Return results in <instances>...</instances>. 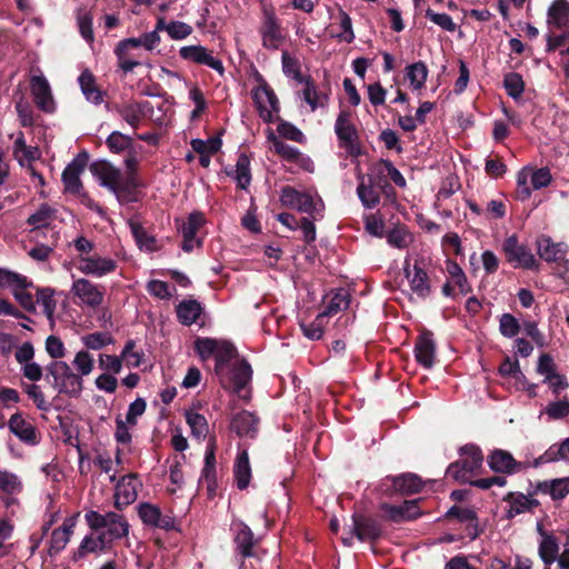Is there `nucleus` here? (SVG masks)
<instances>
[{"label": "nucleus", "mask_w": 569, "mask_h": 569, "mask_svg": "<svg viewBox=\"0 0 569 569\" xmlns=\"http://www.w3.org/2000/svg\"><path fill=\"white\" fill-rule=\"evenodd\" d=\"M49 373L52 376L54 386L60 393L69 396H79L83 389L82 379L76 373L71 367L62 360H56L48 367Z\"/></svg>", "instance_id": "7"}, {"label": "nucleus", "mask_w": 569, "mask_h": 569, "mask_svg": "<svg viewBox=\"0 0 569 569\" xmlns=\"http://www.w3.org/2000/svg\"><path fill=\"white\" fill-rule=\"evenodd\" d=\"M338 18H339L340 32L337 33V38L340 41L351 43L356 38L353 29H352L351 18L342 9L339 10Z\"/></svg>", "instance_id": "57"}, {"label": "nucleus", "mask_w": 569, "mask_h": 569, "mask_svg": "<svg viewBox=\"0 0 569 569\" xmlns=\"http://www.w3.org/2000/svg\"><path fill=\"white\" fill-rule=\"evenodd\" d=\"M233 476L238 489L243 490L249 486L251 479V467L249 462V456L246 450L239 452L237 456L233 468Z\"/></svg>", "instance_id": "35"}, {"label": "nucleus", "mask_w": 569, "mask_h": 569, "mask_svg": "<svg viewBox=\"0 0 569 569\" xmlns=\"http://www.w3.org/2000/svg\"><path fill=\"white\" fill-rule=\"evenodd\" d=\"M221 140L219 138H210L208 140L193 139L191 147L197 153L214 154L221 148Z\"/></svg>", "instance_id": "61"}, {"label": "nucleus", "mask_w": 569, "mask_h": 569, "mask_svg": "<svg viewBox=\"0 0 569 569\" xmlns=\"http://www.w3.org/2000/svg\"><path fill=\"white\" fill-rule=\"evenodd\" d=\"M488 465L495 472L513 475L529 467L527 462L517 461L509 451L496 449L488 456Z\"/></svg>", "instance_id": "19"}, {"label": "nucleus", "mask_w": 569, "mask_h": 569, "mask_svg": "<svg viewBox=\"0 0 569 569\" xmlns=\"http://www.w3.org/2000/svg\"><path fill=\"white\" fill-rule=\"evenodd\" d=\"M13 156L20 162V164H30L32 161L40 158V151L37 147L28 146L24 140L22 132H19L14 144Z\"/></svg>", "instance_id": "36"}, {"label": "nucleus", "mask_w": 569, "mask_h": 569, "mask_svg": "<svg viewBox=\"0 0 569 569\" xmlns=\"http://www.w3.org/2000/svg\"><path fill=\"white\" fill-rule=\"evenodd\" d=\"M406 77L413 90H420L425 87L428 77V68L421 61L412 63L407 67Z\"/></svg>", "instance_id": "42"}, {"label": "nucleus", "mask_w": 569, "mask_h": 569, "mask_svg": "<svg viewBox=\"0 0 569 569\" xmlns=\"http://www.w3.org/2000/svg\"><path fill=\"white\" fill-rule=\"evenodd\" d=\"M81 91L86 99L94 104H100L103 101L102 91L96 84L93 74L86 70L78 78Z\"/></svg>", "instance_id": "37"}, {"label": "nucleus", "mask_w": 569, "mask_h": 569, "mask_svg": "<svg viewBox=\"0 0 569 569\" xmlns=\"http://www.w3.org/2000/svg\"><path fill=\"white\" fill-rule=\"evenodd\" d=\"M79 516L80 513L77 512L70 517H67L60 527L52 530L48 549L50 556L57 555L64 550L68 542L70 541L71 536L73 535Z\"/></svg>", "instance_id": "20"}, {"label": "nucleus", "mask_w": 569, "mask_h": 569, "mask_svg": "<svg viewBox=\"0 0 569 569\" xmlns=\"http://www.w3.org/2000/svg\"><path fill=\"white\" fill-rule=\"evenodd\" d=\"M203 223L204 217L200 212L190 213L188 220L182 222L180 231L183 237L182 249L184 251L190 252L199 244V241L196 239V234Z\"/></svg>", "instance_id": "25"}, {"label": "nucleus", "mask_w": 569, "mask_h": 569, "mask_svg": "<svg viewBox=\"0 0 569 569\" xmlns=\"http://www.w3.org/2000/svg\"><path fill=\"white\" fill-rule=\"evenodd\" d=\"M31 283L27 279V277L11 271L6 268H0V289L4 288H20L26 289Z\"/></svg>", "instance_id": "43"}, {"label": "nucleus", "mask_w": 569, "mask_h": 569, "mask_svg": "<svg viewBox=\"0 0 569 569\" xmlns=\"http://www.w3.org/2000/svg\"><path fill=\"white\" fill-rule=\"evenodd\" d=\"M395 491L411 495L420 491L422 482L420 478L413 473H406L391 479Z\"/></svg>", "instance_id": "39"}, {"label": "nucleus", "mask_w": 569, "mask_h": 569, "mask_svg": "<svg viewBox=\"0 0 569 569\" xmlns=\"http://www.w3.org/2000/svg\"><path fill=\"white\" fill-rule=\"evenodd\" d=\"M359 184L357 188V194L362 203V206L367 209L376 208L380 202V193L376 189V181L372 177H366L360 174L358 177Z\"/></svg>", "instance_id": "26"}, {"label": "nucleus", "mask_w": 569, "mask_h": 569, "mask_svg": "<svg viewBox=\"0 0 569 569\" xmlns=\"http://www.w3.org/2000/svg\"><path fill=\"white\" fill-rule=\"evenodd\" d=\"M71 292L78 298L82 305L97 308L103 302V291L101 288L86 278L76 279L71 286Z\"/></svg>", "instance_id": "15"}, {"label": "nucleus", "mask_w": 569, "mask_h": 569, "mask_svg": "<svg viewBox=\"0 0 569 569\" xmlns=\"http://www.w3.org/2000/svg\"><path fill=\"white\" fill-rule=\"evenodd\" d=\"M148 108V101H130L117 106L116 111L131 128L137 129L144 118Z\"/></svg>", "instance_id": "24"}, {"label": "nucleus", "mask_w": 569, "mask_h": 569, "mask_svg": "<svg viewBox=\"0 0 569 569\" xmlns=\"http://www.w3.org/2000/svg\"><path fill=\"white\" fill-rule=\"evenodd\" d=\"M130 230L136 239L137 244L141 249L152 251L156 249V240L149 236L141 223L137 220H129Z\"/></svg>", "instance_id": "46"}, {"label": "nucleus", "mask_w": 569, "mask_h": 569, "mask_svg": "<svg viewBox=\"0 0 569 569\" xmlns=\"http://www.w3.org/2000/svg\"><path fill=\"white\" fill-rule=\"evenodd\" d=\"M107 146L112 152L120 153L131 146V138L119 131H113L107 139Z\"/></svg>", "instance_id": "63"}, {"label": "nucleus", "mask_w": 569, "mask_h": 569, "mask_svg": "<svg viewBox=\"0 0 569 569\" xmlns=\"http://www.w3.org/2000/svg\"><path fill=\"white\" fill-rule=\"evenodd\" d=\"M117 261L110 257L99 254L78 256L76 268L84 276L102 278L116 271Z\"/></svg>", "instance_id": "11"}, {"label": "nucleus", "mask_w": 569, "mask_h": 569, "mask_svg": "<svg viewBox=\"0 0 569 569\" xmlns=\"http://www.w3.org/2000/svg\"><path fill=\"white\" fill-rule=\"evenodd\" d=\"M267 141L270 143V149L280 156L283 160L295 163L298 168L313 172L315 164L310 157L300 152L297 148L284 143L272 129L267 130Z\"/></svg>", "instance_id": "8"}, {"label": "nucleus", "mask_w": 569, "mask_h": 569, "mask_svg": "<svg viewBox=\"0 0 569 569\" xmlns=\"http://www.w3.org/2000/svg\"><path fill=\"white\" fill-rule=\"evenodd\" d=\"M251 94L259 117L267 123L273 122L276 114L280 110L279 101L273 90L264 80H261L259 86L252 89Z\"/></svg>", "instance_id": "10"}, {"label": "nucleus", "mask_w": 569, "mask_h": 569, "mask_svg": "<svg viewBox=\"0 0 569 569\" xmlns=\"http://www.w3.org/2000/svg\"><path fill=\"white\" fill-rule=\"evenodd\" d=\"M8 426L10 431L21 441L29 445L37 443V433L34 427L21 415L16 413L11 416Z\"/></svg>", "instance_id": "30"}, {"label": "nucleus", "mask_w": 569, "mask_h": 569, "mask_svg": "<svg viewBox=\"0 0 569 569\" xmlns=\"http://www.w3.org/2000/svg\"><path fill=\"white\" fill-rule=\"evenodd\" d=\"M381 510L388 519L395 522L412 520L420 515L417 500H406L401 505L383 503Z\"/></svg>", "instance_id": "22"}, {"label": "nucleus", "mask_w": 569, "mask_h": 569, "mask_svg": "<svg viewBox=\"0 0 569 569\" xmlns=\"http://www.w3.org/2000/svg\"><path fill=\"white\" fill-rule=\"evenodd\" d=\"M194 349L203 360L214 357V370L221 385L240 397L247 398L246 395H242V391L249 385L252 371L247 361L238 359L237 349L233 345L226 340L198 338L194 342Z\"/></svg>", "instance_id": "1"}, {"label": "nucleus", "mask_w": 569, "mask_h": 569, "mask_svg": "<svg viewBox=\"0 0 569 569\" xmlns=\"http://www.w3.org/2000/svg\"><path fill=\"white\" fill-rule=\"evenodd\" d=\"M538 555L543 569H569V545H566L560 552L559 542L553 535L542 533Z\"/></svg>", "instance_id": "6"}, {"label": "nucleus", "mask_w": 569, "mask_h": 569, "mask_svg": "<svg viewBox=\"0 0 569 569\" xmlns=\"http://www.w3.org/2000/svg\"><path fill=\"white\" fill-rule=\"evenodd\" d=\"M56 220L57 209L48 203H42L32 214H30L28 218V224H30L32 229H42L51 227Z\"/></svg>", "instance_id": "34"}, {"label": "nucleus", "mask_w": 569, "mask_h": 569, "mask_svg": "<svg viewBox=\"0 0 569 569\" xmlns=\"http://www.w3.org/2000/svg\"><path fill=\"white\" fill-rule=\"evenodd\" d=\"M91 173L100 184L117 193L124 188V178L121 171L108 161H96L90 166Z\"/></svg>", "instance_id": "13"}, {"label": "nucleus", "mask_w": 569, "mask_h": 569, "mask_svg": "<svg viewBox=\"0 0 569 569\" xmlns=\"http://www.w3.org/2000/svg\"><path fill=\"white\" fill-rule=\"evenodd\" d=\"M88 162V153H79L63 170L62 182L66 192L78 194L82 189L80 174L84 171Z\"/></svg>", "instance_id": "17"}, {"label": "nucleus", "mask_w": 569, "mask_h": 569, "mask_svg": "<svg viewBox=\"0 0 569 569\" xmlns=\"http://www.w3.org/2000/svg\"><path fill=\"white\" fill-rule=\"evenodd\" d=\"M84 519L92 530L103 529L101 533L110 545L112 541L121 539L129 533V523L126 518L113 511L101 515L90 510L84 515Z\"/></svg>", "instance_id": "3"}, {"label": "nucleus", "mask_w": 569, "mask_h": 569, "mask_svg": "<svg viewBox=\"0 0 569 569\" xmlns=\"http://www.w3.org/2000/svg\"><path fill=\"white\" fill-rule=\"evenodd\" d=\"M427 264V258L422 254H417L413 260L410 256L407 257L403 266L405 274L412 293L421 299L427 298L431 291L429 277L426 271Z\"/></svg>", "instance_id": "5"}, {"label": "nucleus", "mask_w": 569, "mask_h": 569, "mask_svg": "<svg viewBox=\"0 0 569 569\" xmlns=\"http://www.w3.org/2000/svg\"><path fill=\"white\" fill-rule=\"evenodd\" d=\"M545 457L547 461L563 460L569 462V438L559 445L551 446Z\"/></svg>", "instance_id": "64"}, {"label": "nucleus", "mask_w": 569, "mask_h": 569, "mask_svg": "<svg viewBox=\"0 0 569 569\" xmlns=\"http://www.w3.org/2000/svg\"><path fill=\"white\" fill-rule=\"evenodd\" d=\"M186 420L188 426L191 429V433L197 439H204L209 431L208 421L204 416L194 412L188 411L186 413Z\"/></svg>", "instance_id": "45"}, {"label": "nucleus", "mask_w": 569, "mask_h": 569, "mask_svg": "<svg viewBox=\"0 0 569 569\" xmlns=\"http://www.w3.org/2000/svg\"><path fill=\"white\" fill-rule=\"evenodd\" d=\"M446 271L449 274L450 280L460 289L461 292L465 293L469 291L467 277L457 262L447 260Z\"/></svg>", "instance_id": "53"}, {"label": "nucleus", "mask_w": 569, "mask_h": 569, "mask_svg": "<svg viewBox=\"0 0 569 569\" xmlns=\"http://www.w3.org/2000/svg\"><path fill=\"white\" fill-rule=\"evenodd\" d=\"M133 49L136 48L128 44L127 39L121 40L114 48L117 64L124 73L131 72L136 67L140 66V61L132 53Z\"/></svg>", "instance_id": "33"}, {"label": "nucleus", "mask_w": 569, "mask_h": 569, "mask_svg": "<svg viewBox=\"0 0 569 569\" xmlns=\"http://www.w3.org/2000/svg\"><path fill=\"white\" fill-rule=\"evenodd\" d=\"M30 89L36 106L48 113L56 109V103L49 81L42 73L33 74L30 79Z\"/></svg>", "instance_id": "16"}, {"label": "nucleus", "mask_w": 569, "mask_h": 569, "mask_svg": "<svg viewBox=\"0 0 569 569\" xmlns=\"http://www.w3.org/2000/svg\"><path fill=\"white\" fill-rule=\"evenodd\" d=\"M232 178L237 181L238 187L241 189H246L250 184V160L246 154L239 156L236 163V169L232 173Z\"/></svg>", "instance_id": "44"}, {"label": "nucleus", "mask_w": 569, "mask_h": 569, "mask_svg": "<svg viewBox=\"0 0 569 569\" xmlns=\"http://www.w3.org/2000/svg\"><path fill=\"white\" fill-rule=\"evenodd\" d=\"M277 131L279 133V139L284 138L299 143L306 141V137L302 131L288 121L280 120L277 127Z\"/></svg>", "instance_id": "56"}, {"label": "nucleus", "mask_w": 569, "mask_h": 569, "mask_svg": "<svg viewBox=\"0 0 569 569\" xmlns=\"http://www.w3.org/2000/svg\"><path fill=\"white\" fill-rule=\"evenodd\" d=\"M303 99L313 111L317 108L325 107L328 100V96L326 93L319 92L312 82L306 81Z\"/></svg>", "instance_id": "52"}, {"label": "nucleus", "mask_w": 569, "mask_h": 569, "mask_svg": "<svg viewBox=\"0 0 569 569\" xmlns=\"http://www.w3.org/2000/svg\"><path fill=\"white\" fill-rule=\"evenodd\" d=\"M569 21V3L566 0H556L548 11V23L557 28L565 27Z\"/></svg>", "instance_id": "40"}, {"label": "nucleus", "mask_w": 569, "mask_h": 569, "mask_svg": "<svg viewBox=\"0 0 569 569\" xmlns=\"http://www.w3.org/2000/svg\"><path fill=\"white\" fill-rule=\"evenodd\" d=\"M142 488V482L138 475L129 473L116 483L114 487V507L119 510L133 503L138 498V492Z\"/></svg>", "instance_id": "12"}, {"label": "nucleus", "mask_w": 569, "mask_h": 569, "mask_svg": "<svg viewBox=\"0 0 569 569\" xmlns=\"http://www.w3.org/2000/svg\"><path fill=\"white\" fill-rule=\"evenodd\" d=\"M54 291L51 288H41L37 291V303L42 308L48 320L53 321L57 302L53 298Z\"/></svg>", "instance_id": "48"}, {"label": "nucleus", "mask_w": 569, "mask_h": 569, "mask_svg": "<svg viewBox=\"0 0 569 569\" xmlns=\"http://www.w3.org/2000/svg\"><path fill=\"white\" fill-rule=\"evenodd\" d=\"M179 54L183 60L207 66L220 74H223L224 72L222 61L216 58L212 52L202 46L182 47L179 50Z\"/></svg>", "instance_id": "18"}, {"label": "nucleus", "mask_w": 569, "mask_h": 569, "mask_svg": "<svg viewBox=\"0 0 569 569\" xmlns=\"http://www.w3.org/2000/svg\"><path fill=\"white\" fill-rule=\"evenodd\" d=\"M542 413L547 415L549 420L563 419L569 415V401L565 399L550 402Z\"/></svg>", "instance_id": "62"}, {"label": "nucleus", "mask_w": 569, "mask_h": 569, "mask_svg": "<svg viewBox=\"0 0 569 569\" xmlns=\"http://www.w3.org/2000/svg\"><path fill=\"white\" fill-rule=\"evenodd\" d=\"M568 252V246L562 242H552L550 238L538 241V254L547 262H557Z\"/></svg>", "instance_id": "32"}, {"label": "nucleus", "mask_w": 569, "mask_h": 569, "mask_svg": "<svg viewBox=\"0 0 569 569\" xmlns=\"http://www.w3.org/2000/svg\"><path fill=\"white\" fill-rule=\"evenodd\" d=\"M552 499H562L569 493V477L553 479L543 483Z\"/></svg>", "instance_id": "59"}, {"label": "nucleus", "mask_w": 569, "mask_h": 569, "mask_svg": "<svg viewBox=\"0 0 569 569\" xmlns=\"http://www.w3.org/2000/svg\"><path fill=\"white\" fill-rule=\"evenodd\" d=\"M328 322V318L326 317V315H323L322 312H320L315 320H312L311 322L309 323H305L302 322L300 325L302 331H303V335L306 337H308L309 339L311 340H318L322 337L323 335V329L326 327Z\"/></svg>", "instance_id": "50"}, {"label": "nucleus", "mask_w": 569, "mask_h": 569, "mask_svg": "<svg viewBox=\"0 0 569 569\" xmlns=\"http://www.w3.org/2000/svg\"><path fill=\"white\" fill-rule=\"evenodd\" d=\"M503 252L507 261L515 268L532 269L537 266L535 256L526 246L520 244L515 236L506 239Z\"/></svg>", "instance_id": "14"}, {"label": "nucleus", "mask_w": 569, "mask_h": 569, "mask_svg": "<svg viewBox=\"0 0 569 569\" xmlns=\"http://www.w3.org/2000/svg\"><path fill=\"white\" fill-rule=\"evenodd\" d=\"M202 308L196 300H184L179 303L177 313L181 323L190 326L200 317Z\"/></svg>", "instance_id": "41"}, {"label": "nucleus", "mask_w": 569, "mask_h": 569, "mask_svg": "<svg viewBox=\"0 0 569 569\" xmlns=\"http://www.w3.org/2000/svg\"><path fill=\"white\" fill-rule=\"evenodd\" d=\"M236 537L234 541L239 552L243 557H251L252 547L254 546V538L251 529L243 522H239L236 525Z\"/></svg>", "instance_id": "38"}, {"label": "nucleus", "mask_w": 569, "mask_h": 569, "mask_svg": "<svg viewBox=\"0 0 569 569\" xmlns=\"http://www.w3.org/2000/svg\"><path fill=\"white\" fill-rule=\"evenodd\" d=\"M503 86L507 93L513 99L520 98L525 90L522 77L516 72H510L505 76Z\"/></svg>", "instance_id": "54"}, {"label": "nucleus", "mask_w": 569, "mask_h": 569, "mask_svg": "<svg viewBox=\"0 0 569 569\" xmlns=\"http://www.w3.org/2000/svg\"><path fill=\"white\" fill-rule=\"evenodd\" d=\"M72 366L76 369L74 372L82 379V377H87L93 371L94 360L87 350H80L76 353Z\"/></svg>", "instance_id": "47"}, {"label": "nucleus", "mask_w": 569, "mask_h": 569, "mask_svg": "<svg viewBox=\"0 0 569 569\" xmlns=\"http://www.w3.org/2000/svg\"><path fill=\"white\" fill-rule=\"evenodd\" d=\"M110 543L100 532L99 535H87L80 542L78 549L73 553V559L84 558L89 553H100L106 550Z\"/></svg>", "instance_id": "29"}, {"label": "nucleus", "mask_w": 569, "mask_h": 569, "mask_svg": "<svg viewBox=\"0 0 569 569\" xmlns=\"http://www.w3.org/2000/svg\"><path fill=\"white\" fill-rule=\"evenodd\" d=\"M259 33L266 49L277 50L284 42L286 37L281 23L272 8H263Z\"/></svg>", "instance_id": "9"}, {"label": "nucleus", "mask_w": 569, "mask_h": 569, "mask_svg": "<svg viewBox=\"0 0 569 569\" xmlns=\"http://www.w3.org/2000/svg\"><path fill=\"white\" fill-rule=\"evenodd\" d=\"M279 200L283 207L307 213L313 220L322 218L325 203L316 192H302L293 187L286 186L281 189Z\"/></svg>", "instance_id": "2"}, {"label": "nucleus", "mask_w": 569, "mask_h": 569, "mask_svg": "<svg viewBox=\"0 0 569 569\" xmlns=\"http://www.w3.org/2000/svg\"><path fill=\"white\" fill-rule=\"evenodd\" d=\"M412 234L405 228L398 227L387 233V241L398 249H406L412 242Z\"/></svg>", "instance_id": "51"}, {"label": "nucleus", "mask_w": 569, "mask_h": 569, "mask_svg": "<svg viewBox=\"0 0 569 569\" xmlns=\"http://www.w3.org/2000/svg\"><path fill=\"white\" fill-rule=\"evenodd\" d=\"M436 347L431 332H423L419 336L415 347L417 361L425 368L429 369L435 362Z\"/></svg>", "instance_id": "27"}, {"label": "nucleus", "mask_w": 569, "mask_h": 569, "mask_svg": "<svg viewBox=\"0 0 569 569\" xmlns=\"http://www.w3.org/2000/svg\"><path fill=\"white\" fill-rule=\"evenodd\" d=\"M350 118V111L341 110L335 124L336 134L345 146H352L357 139V131Z\"/></svg>", "instance_id": "31"}, {"label": "nucleus", "mask_w": 569, "mask_h": 569, "mask_svg": "<svg viewBox=\"0 0 569 569\" xmlns=\"http://www.w3.org/2000/svg\"><path fill=\"white\" fill-rule=\"evenodd\" d=\"M350 299L349 293L341 289L333 293L327 308L322 311L327 318L337 315L339 311L345 310L349 307Z\"/></svg>", "instance_id": "49"}, {"label": "nucleus", "mask_w": 569, "mask_h": 569, "mask_svg": "<svg viewBox=\"0 0 569 569\" xmlns=\"http://www.w3.org/2000/svg\"><path fill=\"white\" fill-rule=\"evenodd\" d=\"M160 40V36L157 31H150L138 38H128L127 43L133 46L136 49L143 47L146 50L152 51L159 46Z\"/></svg>", "instance_id": "55"}, {"label": "nucleus", "mask_w": 569, "mask_h": 569, "mask_svg": "<svg viewBox=\"0 0 569 569\" xmlns=\"http://www.w3.org/2000/svg\"><path fill=\"white\" fill-rule=\"evenodd\" d=\"M21 488H22V485L17 475L6 471V470H0V490L1 491L9 493V495H13V493L19 492L21 490Z\"/></svg>", "instance_id": "58"}, {"label": "nucleus", "mask_w": 569, "mask_h": 569, "mask_svg": "<svg viewBox=\"0 0 569 569\" xmlns=\"http://www.w3.org/2000/svg\"><path fill=\"white\" fill-rule=\"evenodd\" d=\"M84 347L91 350H100L111 343V337L106 332H93L81 338Z\"/></svg>", "instance_id": "60"}, {"label": "nucleus", "mask_w": 569, "mask_h": 569, "mask_svg": "<svg viewBox=\"0 0 569 569\" xmlns=\"http://www.w3.org/2000/svg\"><path fill=\"white\" fill-rule=\"evenodd\" d=\"M461 459L447 468V476L461 482H468L482 466L481 450L473 445L460 449Z\"/></svg>", "instance_id": "4"}, {"label": "nucleus", "mask_w": 569, "mask_h": 569, "mask_svg": "<svg viewBox=\"0 0 569 569\" xmlns=\"http://www.w3.org/2000/svg\"><path fill=\"white\" fill-rule=\"evenodd\" d=\"M138 515L141 521L147 526L158 527L167 530L172 529L174 526V521L171 517L162 516L159 507L149 502L139 505Z\"/></svg>", "instance_id": "23"}, {"label": "nucleus", "mask_w": 569, "mask_h": 569, "mask_svg": "<svg viewBox=\"0 0 569 569\" xmlns=\"http://www.w3.org/2000/svg\"><path fill=\"white\" fill-rule=\"evenodd\" d=\"M259 419L250 411L243 410L231 419V430L240 437H254L258 431Z\"/></svg>", "instance_id": "28"}, {"label": "nucleus", "mask_w": 569, "mask_h": 569, "mask_svg": "<svg viewBox=\"0 0 569 569\" xmlns=\"http://www.w3.org/2000/svg\"><path fill=\"white\" fill-rule=\"evenodd\" d=\"M353 536L361 541L373 540L380 536V529L375 521L355 515L352 517V532L350 537H342V542L346 546H351Z\"/></svg>", "instance_id": "21"}]
</instances>
